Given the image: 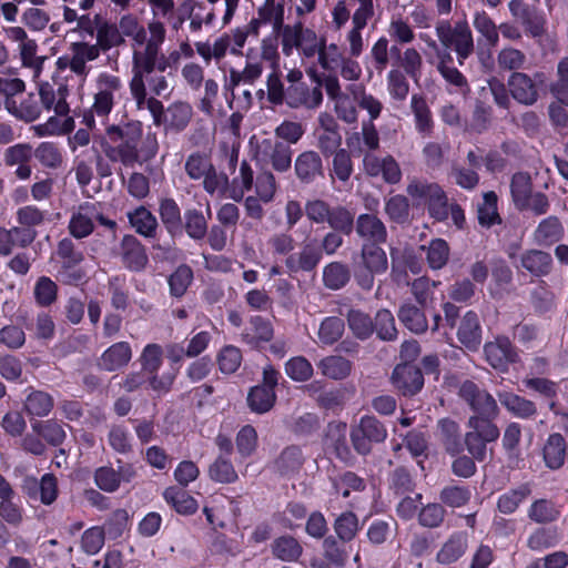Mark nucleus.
Segmentation results:
<instances>
[{
    "mask_svg": "<svg viewBox=\"0 0 568 568\" xmlns=\"http://www.w3.org/2000/svg\"><path fill=\"white\" fill-rule=\"evenodd\" d=\"M236 450L242 458L252 456L257 448V433L251 425L243 426L235 439Z\"/></svg>",
    "mask_w": 568,
    "mask_h": 568,
    "instance_id": "nucleus-51",
    "label": "nucleus"
},
{
    "mask_svg": "<svg viewBox=\"0 0 568 568\" xmlns=\"http://www.w3.org/2000/svg\"><path fill=\"white\" fill-rule=\"evenodd\" d=\"M6 109L19 120L26 122L36 121L41 114L39 94L29 93L18 98H7Z\"/></svg>",
    "mask_w": 568,
    "mask_h": 568,
    "instance_id": "nucleus-16",
    "label": "nucleus"
},
{
    "mask_svg": "<svg viewBox=\"0 0 568 568\" xmlns=\"http://www.w3.org/2000/svg\"><path fill=\"white\" fill-rule=\"evenodd\" d=\"M392 382L395 388L404 395H414L424 385L420 369L410 364L397 365L393 372Z\"/></svg>",
    "mask_w": 568,
    "mask_h": 568,
    "instance_id": "nucleus-15",
    "label": "nucleus"
},
{
    "mask_svg": "<svg viewBox=\"0 0 568 568\" xmlns=\"http://www.w3.org/2000/svg\"><path fill=\"white\" fill-rule=\"evenodd\" d=\"M148 31H150V38L145 48L132 53L133 75L130 81V91L139 109H143L146 102L144 75L152 73L154 69L163 72L168 68L165 61H159L156 64L158 52H160L166 36L164 23L160 20H152L148 24Z\"/></svg>",
    "mask_w": 568,
    "mask_h": 568,
    "instance_id": "nucleus-2",
    "label": "nucleus"
},
{
    "mask_svg": "<svg viewBox=\"0 0 568 568\" xmlns=\"http://www.w3.org/2000/svg\"><path fill=\"white\" fill-rule=\"evenodd\" d=\"M436 34L445 48L454 49L460 65L474 51L473 33L467 22H457L452 27L443 21L437 24Z\"/></svg>",
    "mask_w": 568,
    "mask_h": 568,
    "instance_id": "nucleus-7",
    "label": "nucleus"
},
{
    "mask_svg": "<svg viewBox=\"0 0 568 568\" xmlns=\"http://www.w3.org/2000/svg\"><path fill=\"white\" fill-rule=\"evenodd\" d=\"M321 373L332 379H343L351 373V363L342 356H327L317 364Z\"/></svg>",
    "mask_w": 568,
    "mask_h": 568,
    "instance_id": "nucleus-36",
    "label": "nucleus"
},
{
    "mask_svg": "<svg viewBox=\"0 0 568 568\" xmlns=\"http://www.w3.org/2000/svg\"><path fill=\"white\" fill-rule=\"evenodd\" d=\"M18 52L21 64L31 70L33 80H38L43 70L45 58L38 55V44L36 40L28 38L18 45Z\"/></svg>",
    "mask_w": 568,
    "mask_h": 568,
    "instance_id": "nucleus-27",
    "label": "nucleus"
},
{
    "mask_svg": "<svg viewBox=\"0 0 568 568\" xmlns=\"http://www.w3.org/2000/svg\"><path fill=\"white\" fill-rule=\"evenodd\" d=\"M321 257V252L313 244L307 243L298 253L291 254L285 265L291 273L310 272L317 266Z\"/></svg>",
    "mask_w": 568,
    "mask_h": 568,
    "instance_id": "nucleus-19",
    "label": "nucleus"
},
{
    "mask_svg": "<svg viewBox=\"0 0 568 568\" xmlns=\"http://www.w3.org/2000/svg\"><path fill=\"white\" fill-rule=\"evenodd\" d=\"M364 172L382 179L389 184H397L402 180V170L398 162L392 155L379 158L373 153H366L363 159Z\"/></svg>",
    "mask_w": 568,
    "mask_h": 568,
    "instance_id": "nucleus-11",
    "label": "nucleus"
},
{
    "mask_svg": "<svg viewBox=\"0 0 568 568\" xmlns=\"http://www.w3.org/2000/svg\"><path fill=\"white\" fill-rule=\"evenodd\" d=\"M348 326L358 338H367L374 331L369 316L361 311L352 310L347 316Z\"/></svg>",
    "mask_w": 568,
    "mask_h": 568,
    "instance_id": "nucleus-60",
    "label": "nucleus"
},
{
    "mask_svg": "<svg viewBox=\"0 0 568 568\" xmlns=\"http://www.w3.org/2000/svg\"><path fill=\"white\" fill-rule=\"evenodd\" d=\"M438 59L437 69L448 83L457 88L467 87L466 78L455 67L447 64V62H452L453 60L450 53H438Z\"/></svg>",
    "mask_w": 568,
    "mask_h": 568,
    "instance_id": "nucleus-56",
    "label": "nucleus"
},
{
    "mask_svg": "<svg viewBox=\"0 0 568 568\" xmlns=\"http://www.w3.org/2000/svg\"><path fill=\"white\" fill-rule=\"evenodd\" d=\"M192 113V106L189 103L175 102L164 112L163 123L166 129L182 131L187 126Z\"/></svg>",
    "mask_w": 568,
    "mask_h": 568,
    "instance_id": "nucleus-29",
    "label": "nucleus"
},
{
    "mask_svg": "<svg viewBox=\"0 0 568 568\" xmlns=\"http://www.w3.org/2000/svg\"><path fill=\"white\" fill-rule=\"evenodd\" d=\"M561 233L560 222L558 219L550 216L539 223L534 233V239L540 245L551 244L560 239Z\"/></svg>",
    "mask_w": 568,
    "mask_h": 568,
    "instance_id": "nucleus-41",
    "label": "nucleus"
},
{
    "mask_svg": "<svg viewBox=\"0 0 568 568\" xmlns=\"http://www.w3.org/2000/svg\"><path fill=\"white\" fill-rule=\"evenodd\" d=\"M346 57L344 50L337 43H326V39L322 37V48L318 54V64L326 71H336L337 65Z\"/></svg>",
    "mask_w": 568,
    "mask_h": 568,
    "instance_id": "nucleus-39",
    "label": "nucleus"
},
{
    "mask_svg": "<svg viewBox=\"0 0 568 568\" xmlns=\"http://www.w3.org/2000/svg\"><path fill=\"white\" fill-rule=\"evenodd\" d=\"M57 284L47 276L40 277L34 285V298L41 306L51 305L57 298Z\"/></svg>",
    "mask_w": 568,
    "mask_h": 568,
    "instance_id": "nucleus-62",
    "label": "nucleus"
},
{
    "mask_svg": "<svg viewBox=\"0 0 568 568\" xmlns=\"http://www.w3.org/2000/svg\"><path fill=\"white\" fill-rule=\"evenodd\" d=\"M254 175L251 166L246 162H243L240 166L239 175L232 181V185L229 190V197L234 201H241L245 192L251 190Z\"/></svg>",
    "mask_w": 568,
    "mask_h": 568,
    "instance_id": "nucleus-42",
    "label": "nucleus"
},
{
    "mask_svg": "<svg viewBox=\"0 0 568 568\" xmlns=\"http://www.w3.org/2000/svg\"><path fill=\"white\" fill-rule=\"evenodd\" d=\"M357 234L373 244L384 243L387 237V231L384 223L375 215L361 214L356 221Z\"/></svg>",
    "mask_w": 568,
    "mask_h": 568,
    "instance_id": "nucleus-21",
    "label": "nucleus"
},
{
    "mask_svg": "<svg viewBox=\"0 0 568 568\" xmlns=\"http://www.w3.org/2000/svg\"><path fill=\"white\" fill-rule=\"evenodd\" d=\"M510 92L518 102L532 104L538 97L537 85L534 80L525 73L515 72L508 82Z\"/></svg>",
    "mask_w": 568,
    "mask_h": 568,
    "instance_id": "nucleus-20",
    "label": "nucleus"
},
{
    "mask_svg": "<svg viewBox=\"0 0 568 568\" xmlns=\"http://www.w3.org/2000/svg\"><path fill=\"white\" fill-rule=\"evenodd\" d=\"M132 357L131 346L126 342H118L106 348L100 359L99 366L108 372H114L124 367Z\"/></svg>",
    "mask_w": 568,
    "mask_h": 568,
    "instance_id": "nucleus-18",
    "label": "nucleus"
},
{
    "mask_svg": "<svg viewBox=\"0 0 568 568\" xmlns=\"http://www.w3.org/2000/svg\"><path fill=\"white\" fill-rule=\"evenodd\" d=\"M521 266L535 276L547 275L552 266V258L549 253L539 250H529L523 253Z\"/></svg>",
    "mask_w": 568,
    "mask_h": 568,
    "instance_id": "nucleus-28",
    "label": "nucleus"
},
{
    "mask_svg": "<svg viewBox=\"0 0 568 568\" xmlns=\"http://www.w3.org/2000/svg\"><path fill=\"white\" fill-rule=\"evenodd\" d=\"M124 42L116 24L104 22L97 29V44L99 50L108 51Z\"/></svg>",
    "mask_w": 568,
    "mask_h": 568,
    "instance_id": "nucleus-43",
    "label": "nucleus"
},
{
    "mask_svg": "<svg viewBox=\"0 0 568 568\" xmlns=\"http://www.w3.org/2000/svg\"><path fill=\"white\" fill-rule=\"evenodd\" d=\"M410 108L414 114L417 132L424 136L429 135L432 133L434 122L426 100L423 97L415 94L412 97Z\"/></svg>",
    "mask_w": 568,
    "mask_h": 568,
    "instance_id": "nucleus-32",
    "label": "nucleus"
},
{
    "mask_svg": "<svg viewBox=\"0 0 568 568\" xmlns=\"http://www.w3.org/2000/svg\"><path fill=\"white\" fill-rule=\"evenodd\" d=\"M362 263L372 274L386 272L388 263L385 251L376 244H365L362 247Z\"/></svg>",
    "mask_w": 568,
    "mask_h": 568,
    "instance_id": "nucleus-31",
    "label": "nucleus"
},
{
    "mask_svg": "<svg viewBox=\"0 0 568 568\" xmlns=\"http://www.w3.org/2000/svg\"><path fill=\"white\" fill-rule=\"evenodd\" d=\"M122 38L128 37L132 40V51L144 49L150 38L148 37L145 28L139 22L138 18L133 14H124L121 17L118 26Z\"/></svg>",
    "mask_w": 568,
    "mask_h": 568,
    "instance_id": "nucleus-22",
    "label": "nucleus"
},
{
    "mask_svg": "<svg viewBox=\"0 0 568 568\" xmlns=\"http://www.w3.org/2000/svg\"><path fill=\"white\" fill-rule=\"evenodd\" d=\"M247 402L252 410L265 413L274 405L275 393L270 387L255 386L251 389Z\"/></svg>",
    "mask_w": 568,
    "mask_h": 568,
    "instance_id": "nucleus-48",
    "label": "nucleus"
},
{
    "mask_svg": "<svg viewBox=\"0 0 568 568\" xmlns=\"http://www.w3.org/2000/svg\"><path fill=\"white\" fill-rule=\"evenodd\" d=\"M94 221H99L109 229L115 226V222L101 215L94 204L85 203L72 214L69 222L70 233L77 239L85 237L92 233Z\"/></svg>",
    "mask_w": 568,
    "mask_h": 568,
    "instance_id": "nucleus-10",
    "label": "nucleus"
},
{
    "mask_svg": "<svg viewBox=\"0 0 568 568\" xmlns=\"http://www.w3.org/2000/svg\"><path fill=\"white\" fill-rule=\"evenodd\" d=\"M135 476L134 467L130 464L118 462V469L111 466L99 467L94 471L95 485L105 493L118 490L121 483H129Z\"/></svg>",
    "mask_w": 568,
    "mask_h": 568,
    "instance_id": "nucleus-12",
    "label": "nucleus"
},
{
    "mask_svg": "<svg viewBox=\"0 0 568 568\" xmlns=\"http://www.w3.org/2000/svg\"><path fill=\"white\" fill-rule=\"evenodd\" d=\"M458 394L476 413L468 420L471 432L486 440L495 442L499 437V429L491 422L498 415L495 398L471 381L463 382Z\"/></svg>",
    "mask_w": 568,
    "mask_h": 568,
    "instance_id": "nucleus-3",
    "label": "nucleus"
},
{
    "mask_svg": "<svg viewBox=\"0 0 568 568\" xmlns=\"http://www.w3.org/2000/svg\"><path fill=\"white\" fill-rule=\"evenodd\" d=\"M93 103L83 122L90 129L97 126V118L100 124L108 126V119L114 105L122 99L124 87L122 80L109 72H100L94 79Z\"/></svg>",
    "mask_w": 568,
    "mask_h": 568,
    "instance_id": "nucleus-4",
    "label": "nucleus"
},
{
    "mask_svg": "<svg viewBox=\"0 0 568 568\" xmlns=\"http://www.w3.org/2000/svg\"><path fill=\"white\" fill-rule=\"evenodd\" d=\"M551 92L561 104L568 105V59L558 64V80L551 87Z\"/></svg>",
    "mask_w": 568,
    "mask_h": 568,
    "instance_id": "nucleus-64",
    "label": "nucleus"
},
{
    "mask_svg": "<svg viewBox=\"0 0 568 568\" xmlns=\"http://www.w3.org/2000/svg\"><path fill=\"white\" fill-rule=\"evenodd\" d=\"M386 436L383 424L372 416L362 417L359 425L351 434L354 448L362 455L371 452L372 443L384 442Z\"/></svg>",
    "mask_w": 568,
    "mask_h": 568,
    "instance_id": "nucleus-9",
    "label": "nucleus"
},
{
    "mask_svg": "<svg viewBox=\"0 0 568 568\" xmlns=\"http://www.w3.org/2000/svg\"><path fill=\"white\" fill-rule=\"evenodd\" d=\"M407 194L417 204H427L429 214L437 221H445L449 217L447 196L437 183L413 179L407 185Z\"/></svg>",
    "mask_w": 568,
    "mask_h": 568,
    "instance_id": "nucleus-6",
    "label": "nucleus"
},
{
    "mask_svg": "<svg viewBox=\"0 0 568 568\" xmlns=\"http://www.w3.org/2000/svg\"><path fill=\"white\" fill-rule=\"evenodd\" d=\"M374 328L377 336L384 341H392L397 335L394 316L388 310L377 312Z\"/></svg>",
    "mask_w": 568,
    "mask_h": 568,
    "instance_id": "nucleus-61",
    "label": "nucleus"
},
{
    "mask_svg": "<svg viewBox=\"0 0 568 568\" xmlns=\"http://www.w3.org/2000/svg\"><path fill=\"white\" fill-rule=\"evenodd\" d=\"M273 336V328L268 321L255 316L251 320L250 326L244 333V338L248 344H257L258 342H267Z\"/></svg>",
    "mask_w": 568,
    "mask_h": 568,
    "instance_id": "nucleus-47",
    "label": "nucleus"
},
{
    "mask_svg": "<svg viewBox=\"0 0 568 568\" xmlns=\"http://www.w3.org/2000/svg\"><path fill=\"white\" fill-rule=\"evenodd\" d=\"M349 280L348 268L338 263L334 262L325 266L323 272L324 284L332 290H338L343 287Z\"/></svg>",
    "mask_w": 568,
    "mask_h": 568,
    "instance_id": "nucleus-53",
    "label": "nucleus"
},
{
    "mask_svg": "<svg viewBox=\"0 0 568 568\" xmlns=\"http://www.w3.org/2000/svg\"><path fill=\"white\" fill-rule=\"evenodd\" d=\"M285 373L295 382H305L313 376V366L305 357L295 356L286 362Z\"/></svg>",
    "mask_w": 568,
    "mask_h": 568,
    "instance_id": "nucleus-55",
    "label": "nucleus"
},
{
    "mask_svg": "<svg viewBox=\"0 0 568 568\" xmlns=\"http://www.w3.org/2000/svg\"><path fill=\"white\" fill-rule=\"evenodd\" d=\"M474 27L491 47H496L499 41V34L496 24L485 11L475 13Z\"/></svg>",
    "mask_w": 568,
    "mask_h": 568,
    "instance_id": "nucleus-58",
    "label": "nucleus"
},
{
    "mask_svg": "<svg viewBox=\"0 0 568 568\" xmlns=\"http://www.w3.org/2000/svg\"><path fill=\"white\" fill-rule=\"evenodd\" d=\"M254 158L261 164H271L277 172H285L292 164V150L280 141L263 139L256 143Z\"/></svg>",
    "mask_w": 568,
    "mask_h": 568,
    "instance_id": "nucleus-8",
    "label": "nucleus"
},
{
    "mask_svg": "<svg viewBox=\"0 0 568 568\" xmlns=\"http://www.w3.org/2000/svg\"><path fill=\"white\" fill-rule=\"evenodd\" d=\"M122 257L126 267L133 271L142 270L148 262L143 246L132 235H126L122 240Z\"/></svg>",
    "mask_w": 568,
    "mask_h": 568,
    "instance_id": "nucleus-25",
    "label": "nucleus"
},
{
    "mask_svg": "<svg viewBox=\"0 0 568 568\" xmlns=\"http://www.w3.org/2000/svg\"><path fill=\"white\" fill-rule=\"evenodd\" d=\"M302 546L291 536L276 538L272 545L273 555L283 561H295L302 555Z\"/></svg>",
    "mask_w": 568,
    "mask_h": 568,
    "instance_id": "nucleus-37",
    "label": "nucleus"
},
{
    "mask_svg": "<svg viewBox=\"0 0 568 568\" xmlns=\"http://www.w3.org/2000/svg\"><path fill=\"white\" fill-rule=\"evenodd\" d=\"M286 104L290 108L316 109L323 102L321 84L310 88L303 84H290L286 90Z\"/></svg>",
    "mask_w": 568,
    "mask_h": 568,
    "instance_id": "nucleus-14",
    "label": "nucleus"
},
{
    "mask_svg": "<svg viewBox=\"0 0 568 568\" xmlns=\"http://www.w3.org/2000/svg\"><path fill=\"white\" fill-rule=\"evenodd\" d=\"M347 426L345 423H329L325 435V445L332 448L337 456L346 458L348 449L346 445Z\"/></svg>",
    "mask_w": 568,
    "mask_h": 568,
    "instance_id": "nucleus-33",
    "label": "nucleus"
},
{
    "mask_svg": "<svg viewBox=\"0 0 568 568\" xmlns=\"http://www.w3.org/2000/svg\"><path fill=\"white\" fill-rule=\"evenodd\" d=\"M53 407V400L47 393L32 392L26 400L27 410L36 416L48 415Z\"/></svg>",
    "mask_w": 568,
    "mask_h": 568,
    "instance_id": "nucleus-63",
    "label": "nucleus"
},
{
    "mask_svg": "<svg viewBox=\"0 0 568 568\" xmlns=\"http://www.w3.org/2000/svg\"><path fill=\"white\" fill-rule=\"evenodd\" d=\"M210 477L219 483H234L237 479V473L230 459L220 456L210 466Z\"/></svg>",
    "mask_w": 568,
    "mask_h": 568,
    "instance_id": "nucleus-57",
    "label": "nucleus"
},
{
    "mask_svg": "<svg viewBox=\"0 0 568 568\" xmlns=\"http://www.w3.org/2000/svg\"><path fill=\"white\" fill-rule=\"evenodd\" d=\"M458 341L469 351H477L481 344V327L477 314L467 312L457 331Z\"/></svg>",
    "mask_w": 568,
    "mask_h": 568,
    "instance_id": "nucleus-17",
    "label": "nucleus"
},
{
    "mask_svg": "<svg viewBox=\"0 0 568 568\" xmlns=\"http://www.w3.org/2000/svg\"><path fill=\"white\" fill-rule=\"evenodd\" d=\"M484 353L487 362L495 368L506 372L509 364L517 361V353L515 352L510 341L506 337H497L488 342L484 346Z\"/></svg>",
    "mask_w": 568,
    "mask_h": 568,
    "instance_id": "nucleus-13",
    "label": "nucleus"
},
{
    "mask_svg": "<svg viewBox=\"0 0 568 568\" xmlns=\"http://www.w3.org/2000/svg\"><path fill=\"white\" fill-rule=\"evenodd\" d=\"M387 33L393 41L400 44L410 43L415 39L412 26L400 14L392 16Z\"/></svg>",
    "mask_w": 568,
    "mask_h": 568,
    "instance_id": "nucleus-45",
    "label": "nucleus"
},
{
    "mask_svg": "<svg viewBox=\"0 0 568 568\" xmlns=\"http://www.w3.org/2000/svg\"><path fill=\"white\" fill-rule=\"evenodd\" d=\"M478 221L486 227L500 222L497 212V195L495 192L484 194V202L478 206Z\"/></svg>",
    "mask_w": 568,
    "mask_h": 568,
    "instance_id": "nucleus-52",
    "label": "nucleus"
},
{
    "mask_svg": "<svg viewBox=\"0 0 568 568\" xmlns=\"http://www.w3.org/2000/svg\"><path fill=\"white\" fill-rule=\"evenodd\" d=\"M68 90L64 87H59L53 90L48 83L39 87V100L41 109L50 111L53 110L54 115H51L47 122L37 125L34 129L39 135H59L73 130L74 120L69 114L70 108L67 102Z\"/></svg>",
    "mask_w": 568,
    "mask_h": 568,
    "instance_id": "nucleus-5",
    "label": "nucleus"
},
{
    "mask_svg": "<svg viewBox=\"0 0 568 568\" xmlns=\"http://www.w3.org/2000/svg\"><path fill=\"white\" fill-rule=\"evenodd\" d=\"M500 404L514 416L523 419L536 415L537 408L534 402L526 399L511 392H499L497 394Z\"/></svg>",
    "mask_w": 568,
    "mask_h": 568,
    "instance_id": "nucleus-23",
    "label": "nucleus"
},
{
    "mask_svg": "<svg viewBox=\"0 0 568 568\" xmlns=\"http://www.w3.org/2000/svg\"><path fill=\"white\" fill-rule=\"evenodd\" d=\"M344 332V322L339 317H326L320 326L318 339L322 344L331 345L339 339Z\"/></svg>",
    "mask_w": 568,
    "mask_h": 568,
    "instance_id": "nucleus-54",
    "label": "nucleus"
},
{
    "mask_svg": "<svg viewBox=\"0 0 568 568\" xmlns=\"http://www.w3.org/2000/svg\"><path fill=\"white\" fill-rule=\"evenodd\" d=\"M303 457L300 448L291 446L285 448L274 462V468L281 475H291L297 471L302 465Z\"/></svg>",
    "mask_w": 568,
    "mask_h": 568,
    "instance_id": "nucleus-40",
    "label": "nucleus"
},
{
    "mask_svg": "<svg viewBox=\"0 0 568 568\" xmlns=\"http://www.w3.org/2000/svg\"><path fill=\"white\" fill-rule=\"evenodd\" d=\"M295 171L302 181H312L316 175L321 174L322 160L313 151L304 152L295 161Z\"/></svg>",
    "mask_w": 568,
    "mask_h": 568,
    "instance_id": "nucleus-34",
    "label": "nucleus"
},
{
    "mask_svg": "<svg viewBox=\"0 0 568 568\" xmlns=\"http://www.w3.org/2000/svg\"><path fill=\"white\" fill-rule=\"evenodd\" d=\"M566 449V440L560 434L549 435L542 450L546 466L554 470L560 468L565 462Z\"/></svg>",
    "mask_w": 568,
    "mask_h": 568,
    "instance_id": "nucleus-26",
    "label": "nucleus"
},
{
    "mask_svg": "<svg viewBox=\"0 0 568 568\" xmlns=\"http://www.w3.org/2000/svg\"><path fill=\"white\" fill-rule=\"evenodd\" d=\"M333 487L336 494L348 497L351 491H361L364 489V480L354 473L347 471L333 479Z\"/></svg>",
    "mask_w": 568,
    "mask_h": 568,
    "instance_id": "nucleus-59",
    "label": "nucleus"
},
{
    "mask_svg": "<svg viewBox=\"0 0 568 568\" xmlns=\"http://www.w3.org/2000/svg\"><path fill=\"white\" fill-rule=\"evenodd\" d=\"M108 136L121 142L115 145H105L103 151L113 162H120L124 166L133 168L135 164H142L154 158L159 145L154 134L148 133L142 138L140 128L126 126L120 129L116 125L105 126Z\"/></svg>",
    "mask_w": 568,
    "mask_h": 568,
    "instance_id": "nucleus-1",
    "label": "nucleus"
},
{
    "mask_svg": "<svg viewBox=\"0 0 568 568\" xmlns=\"http://www.w3.org/2000/svg\"><path fill=\"white\" fill-rule=\"evenodd\" d=\"M468 547V538L465 532L453 534L437 552L436 559L442 565H450L457 561Z\"/></svg>",
    "mask_w": 568,
    "mask_h": 568,
    "instance_id": "nucleus-24",
    "label": "nucleus"
},
{
    "mask_svg": "<svg viewBox=\"0 0 568 568\" xmlns=\"http://www.w3.org/2000/svg\"><path fill=\"white\" fill-rule=\"evenodd\" d=\"M449 246L443 239H434L426 247V260L433 270L444 267L449 258Z\"/></svg>",
    "mask_w": 568,
    "mask_h": 568,
    "instance_id": "nucleus-46",
    "label": "nucleus"
},
{
    "mask_svg": "<svg viewBox=\"0 0 568 568\" xmlns=\"http://www.w3.org/2000/svg\"><path fill=\"white\" fill-rule=\"evenodd\" d=\"M163 497L168 504L182 515L194 514L199 508L197 501L192 496L176 487L166 488Z\"/></svg>",
    "mask_w": 568,
    "mask_h": 568,
    "instance_id": "nucleus-30",
    "label": "nucleus"
},
{
    "mask_svg": "<svg viewBox=\"0 0 568 568\" xmlns=\"http://www.w3.org/2000/svg\"><path fill=\"white\" fill-rule=\"evenodd\" d=\"M399 321L413 333L420 334L427 329L424 313L415 305L405 303L398 311Z\"/></svg>",
    "mask_w": 568,
    "mask_h": 568,
    "instance_id": "nucleus-35",
    "label": "nucleus"
},
{
    "mask_svg": "<svg viewBox=\"0 0 568 568\" xmlns=\"http://www.w3.org/2000/svg\"><path fill=\"white\" fill-rule=\"evenodd\" d=\"M529 494L530 488L528 485H521L499 496L497 507L503 514H511L518 508L519 504L523 503Z\"/></svg>",
    "mask_w": 568,
    "mask_h": 568,
    "instance_id": "nucleus-50",
    "label": "nucleus"
},
{
    "mask_svg": "<svg viewBox=\"0 0 568 568\" xmlns=\"http://www.w3.org/2000/svg\"><path fill=\"white\" fill-rule=\"evenodd\" d=\"M129 220L132 227L144 236H152L158 224L156 219L143 206H140L134 212L129 213Z\"/></svg>",
    "mask_w": 568,
    "mask_h": 568,
    "instance_id": "nucleus-49",
    "label": "nucleus"
},
{
    "mask_svg": "<svg viewBox=\"0 0 568 568\" xmlns=\"http://www.w3.org/2000/svg\"><path fill=\"white\" fill-rule=\"evenodd\" d=\"M521 439V427L518 423H510L506 426L503 435V447L507 452L511 465L518 467L520 453L518 445Z\"/></svg>",
    "mask_w": 568,
    "mask_h": 568,
    "instance_id": "nucleus-38",
    "label": "nucleus"
},
{
    "mask_svg": "<svg viewBox=\"0 0 568 568\" xmlns=\"http://www.w3.org/2000/svg\"><path fill=\"white\" fill-rule=\"evenodd\" d=\"M513 200L517 207L524 209L528 204V197L531 195V181L527 173H516L510 184Z\"/></svg>",
    "mask_w": 568,
    "mask_h": 568,
    "instance_id": "nucleus-44",
    "label": "nucleus"
}]
</instances>
